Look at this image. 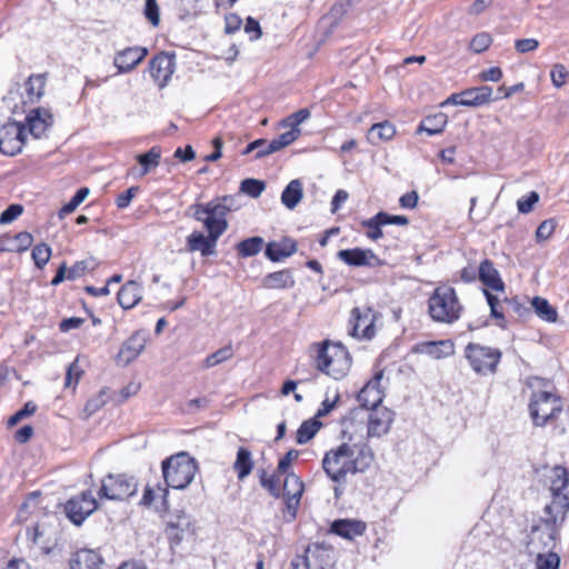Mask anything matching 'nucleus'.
I'll list each match as a JSON object with an SVG mask.
<instances>
[{"label":"nucleus","mask_w":569,"mask_h":569,"mask_svg":"<svg viewBox=\"0 0 569 569\" xmlns=\"http://www.w3.org/2000/svg\"><path fill=\"white\" fill-rule=\"evenodd\" d=\"M531 307L533 308L536 315L547 322H556L557 321V310L549 303V301L541 297H535L531 300Z\"/></svg>","instance_id":"35"},{"label":"nucleus","mask_w":569,"mask_h":569,"mask_svg":"<svg viewBox=\"0 0 569 569\" xmlns=\"http://www.w3.org/2000/svg\"><path fill=\"white\" fill-rule=\"evenodd\" d=\"M377 312L370 307H357L351 311V335L357 338L371 339L375 336Z\"/></svg>","instance_id":"13"},{"label":"nucleus","mask_w":569,"mask_h":569,"mask_svg":"<svg viewBox=\"0 0 569 569\" xmlns=\"http://www.w3.org/2000/svg\"><path fill=\"white\" fill-rule=\"evenodd\" d=\"M566 515L558 511L545 513V517L540 518L531 527L529 535V549L531 553L555 549Z\"/></svg>","instance_id":"3"},{"label":"nucleus","mask_w":569,"mask_h":569,"mask_svg":"<svg viewBox=\"0 0 569 569\" xmlns=\"http://www.w3.org/2000/svg\"><path fill=\"white\" fill-rule=\"evenodd\" d=\"M465 107H480L500 97H493V90L489 86L473 87L461 91Z\"/></svg>","instance_id":"21"},{"label":"nucleus","mask_w":569,"mask_h":569,"mask_svg":"<svg viewBox=\"0 0 569 569\" xmlns=\"http://www.w3.org/2000/svg\"><path fill=\"white\" fill-rule=\"evenodd\" d=\"M548 479L550 480V491L552 495L551 503L543 509L545 513L558 511L567 513L569 511L568 470L562 466L551 468Z\"/></svg>","instance_id":"10"},{"label":"nucleus","mask_w":569,"mask_h":569,"mask_svg":"<svg viewBox=\"0 0 569 569\" xmlns=\"http://www.w3.org/2000/svg\"><path fill=\"white\" fill-rule=\"evenodd\" d=\"M144 347L146 337L136 332L122 345L118 358L123 361L124 365H128L139 357Z\"/></svg>","instance_id":"24"},{"label":"nucleus","mask_w":569,"mask_h":569,"mask_svg":"<svg viewBox=\"0 0 569 569\" xmlns=\"http://www.w3.org/2000/svg\"><path fill=\"white\" fill-rule=\"evenodd\" d=\"M51 257V248L46 243H39L32 249V259L38 268H43Z\"/></svg>","instance_id":"47"},{"label":"nucleus","mask_w":569,"mask_h":569,"mask_svg":"<svg viewBox=\"0 0 569 569\" xmlns=\"http://www.w3.org/2000/svg\"><path fill=\"white\" fill-rule=\"evenodd\" d=\"M303 196L302 183L300 180H291L281 193V202L288 209H295Z\"/></svg>","instance_id":"32"},{"label":"nucleus","mask_w":569,"mask_h":569,"mask_svg":"<svg viewBox=\"0 0 569 569\" xmlns=\"http://www.w3.org/2000/svg\"><path fill=\"white\" fill-rule=\"evenodd\" d=\"M102 557L94 550L81 549L70 559V569H101Z\"/></svg>","instance_id":"23"},{"label":"nucleus","mask_w":569,"mask_h":569,"mask_svg":"<svg viewBox=\"0 0 569 569\" xmlns=\"http://www.w3.org/2000/svg\"><path fill=\"white\" fill-rule=\"evenodd\" d=\"M297 251V243L290 238H283L279 241H270L264 250L266 257L272 262H279Z\"/></svg>","instance_id":"22"},{"label":"nucleus","mask_w":569,"mask_h":569,"mask_svg":"<svg viewBox=\"0 0 569 569\" xmlns=\"http://www.w3.org/2000/svg\"><path fill=\"white\" fill-rule=\"evenodd\" d=\"M348 440L327 451L322 459V469L336 485H346L349 473L356 475L367 471L375 461V453L367 441L351 443L352 435Z\"/></svg>","instance_id":"1"},{"label":"nucleus","mask_w":569,"mask_h":569,"mask_svg":"<svg viewBox=\"0 0 569 569\" xmlns=\"http://www.w3.org/2000/svg\"><path fill=\"white\" fill-rule=\"evenodd\" d=\"M36 409H37V406L33 402H31V401L26 402L22 409L18 410L14 415H12L9 418V420H8L9 427H13L21 419L31 416L32 413H34Z\"/></svg>","instance_id":"57"},{"label":"nucleus","mask_w":569,"mask_h":569,"mask_svg":"<svg viewBox=\"0 0 569 569\" xmlns=\"http://www.w3.org/2000/svg\"><path fill=\"white\" fill-rule=\"evenodd\" d=\"M252 467L253 461L251 458V452L247 448L240 447L233 463V469L238 475V479L243 480L246 477H248L252 470Z\"/></svg>","instance_id":"34"},{"label":"nucleus","mask_w":569,"mask_h":569,"mask_svg":"<svg viewBox=\"0 0 569 569\" xmlns=\"http://www.w3.org/2000/svg\"><path fill=\"white\" fill-rule=\"evenodd\" d=\"M46 86V79L41 74L29 77L26 82V90L30 101L38 100L42 94Z\"/></svg>","instance_id":"41"},{"label":"nucleus","mask_w":569,"mask_h":569,"mask_svg":"<svg viewBox=\"0 0 569 569\" xmlns=\"http://www.w3.org/2000/svg\"><path fill=\"white\" fill-rule=\"evenodd\" d=\"M310 118V111L306 108L298 110L281 121L282 128L299 129V124Z\"/></svg>","instance_id":"46"},{"label":"nucleus","mask_w":569,"mask_h":569,"mask_svg":"<svg viewBox=\"0 0 569 569\" xmlns=\"http://www.w3.org/2000/svg\"><path fill=\"white\" fill-rule=\"evenodd\" d=\"M136 159L141 166L139 177H143L159 166L161 150L159 147H152L148 152L138 154Z\"/></svg>","instance_id":"33"},{"label":"nucleus","mask_w":569,"mask_h":569,"mask_svg":"<svg viewBox=\"0 0 569 569\" xmlns=\"http://www.w3.org/2000/svg\"><path fill=\"white\" fill-rule=\"evenodd\" d=\"M90 268H93L92 260L78 261L68 270L67 279L76 280L77 278L83 276L84 272Z\"/></svg>","instance_id":"55"},{"label":"nucleus","mask_w":569,"mask_h":569,"mask_svg":"<svg viewBox=\"0 0 569 569\" xmlns=\"http://www.w3.org/2000/svg\"><path fill=\"white\" fill-rule=\"evenodd\" d=\"M568 76V70L561 63L555 64L550 72L551 82L556 88H561L566 83Z\"/></svg>","instance_id":"54"},{"label":"nucleus","mask_w":569,"mask_h":569,"mask_svg":"<svg viewBox=\"0 0 569 569\" xmlns=\"http://www.w3.org/2000/svg\"><path fill=\"white\" fill-rule=\"evenodd\" d=\"M149 72L159 88L167 86L174 72V59L166 52L157 54L149 62Z\"/></svg>","instance_id":"16"},{"label":"nucleus","mask_w":569,"mask_h":569,"mask_svg":"<svg viewBox=\"0 0 569 569\" xmlns=\"http://www.w3.org/2000/svg\"><path fill=\"white\" fill-rule=\"evenodd\" d=\"M161 468L166 486L181 490L192 482L198 465L189 453L179 452L163 460Z\"/></svg>","instance_id":"4"},{"label":"nucleus","mask_w":569,"mask_h":569,"mask_svg":"<svg viewBox=\"0 0 569 569\" xmlns=\"http://www.w3.org/2000/svg\"><path fill=\"white\" fill-rule=\"evenodd\" d=\"M261 284L266 289H291L295 287L296 280L290 269H282L264 276Z\"/></svg>","instance_id":"28"},{"label":"nucleus","mask_w":569,"mask_h":569,"mask_svg":"<svg viewBox=\"0 0 569 569\" xmlns=\"http://www.w3.org/2000/svg\"><path fill=\"white\" fill-rule=\"evenodd\" d=\"M142 298V288L136 281L126 282L118 292V302L123 309L133 308Z\"/></svg>","instance_id":"29"},{"label":"nucleus","mask_w":569,"mask_h":569,"mask_svg":"<svg viewBox=\"0 0 569 569\" xmlns=\"http://www.w3.org/2000/svg\"><path fill=\"white\" fill-rule=\"evenodd\" d=\"M393 412L386 408L380 407L372 410L356 409L351 411L350 417L343 420V437H347L350 426L353 420H367V439L380 438L387 435L393 421Z\"/></svg>","instance_id":"5"},{"label":"nucleus","mask_w":569,"mask_h":569,"mask_svg":"<svg viewBox=\"0 0 569 569\" xmlns=\"http://www.w3.org/2000/svg\"><path fill=\"white\" fill-rule=\"evenodd\" d=\"M501 351L497 348L470 342L465 348V357L471 369L478 375H493L501 360Z\"/></svg>","instance_id":"9"},{"label":"nucleus","mask_w":569,"mask_h":569,"mask_svg":"<svg viewBox=\"0 0 569 569\" xmlns=\"http://www.w3.org/2000/svg\"><path fill=\"white\" fill-rule=\"evenodd\" d=\"M330 530L332 533L351 540L365 532L366 523L360 520L338 519L332 522Z\"/></svg>","instance_id":"27"},{"label":"nucleus","mask_w":569,"mask_h":569,"mask_svg":"<svg viewBox=\"0 0 569 569\" xmlns=\"http://www.w3.org/2000/svg\"><path fill=\"white\" fill-rule=\"evenodd\" d=\"M32 240L31 233L27 231L19 232L11 239V244L8 249L9 251L17 252L24 251L32 244Z\"/></svg>","instance_id":"45"},{"label":"nucleus","mask_w":569,"mask_h":569,"mask_svg":"<svg viewBox=\"0 0 569 569\" xmlns=\"http://www.w3.org/2000/svg\"><path fill=\"white\" fill-rule=\"evenodd\" d=\"M320 427H321V422L316 417L303 421L296 433L297 443H299V445L307 443L309 440H311L316 436V433L319 431Z\"/></svg>","instance_id":"37"},{"label":"nucleus","mask_w":569,"mask_h":569,"mask_svg":"<svg viewBox=\"0 0 569 569\" xmlns=\"http://www.w3.org/2000/svg\"><path fill=\"white\" fill-rule=\"evenodd\" d=\"M88 194V188H80L72 197V199L61 208V210L59 211V217L63 218L64 216L73 212L77 209V207L84 201Z\"/></svg>","instance_id":"44"},{"label":"nucleus","mask_w":569,"mask_h":569,"mask_svg":"<svg viewBox=\"0 0 569 569\" xmlns=\"http://www.w3.org/2000/svg\"><path fill=\"white\" fill-rule=\"evenodd\" d=\"M555 230V224L551 220L542 221L536 231V238L538 241H543L550 238Z\"/></svg>","instance_id":"63"},{"label":"nucleus","mask_w":569,"mask_h":569,"mask_svg":"<svg viewBox=\"0 0 569 569\" xmlns=\"http://www.w3.org/2000/svg\"><path fill=\"white\" fill-rule=\"evenodd\" d=\"M479 280L489 289L503 291L505 283L500 278L499 271L495 268L492 261L485 259L478 268Z\"/></svg>","instance_id":"25"},{"label":"nucleus","mask_w":569,"mask_h":569,"mask_svg":"<svg viewBox=\"0 0 569 569\" xmlns=\"http://www.w3.org/2000/svg\"><path fill=\"white\" fill-rule=\"evenodd\" d=\"M241 18L236 13H229L224 18V31L228 34H231L238 31L241 27Z\"/></svg>","instance_id":"64"},{"label":"nucleus","mask_w":569,"mask_h":569,"mask_svg":"<svg viewBox=\"0 0 569 569\" xmlns=\"http://www.w3.org/2000/svg\"><path fill=\"white\" fill-rule=\"evenodd\" d=\"M46 535L44 527L41 525H37L33 528H29L27 530L28 539L36 546H39L41 549L49 551V547L47 541L43 540Z\"/></svg>","instance_id":"51"},{"label":"nucleus","mask_w":569,"mask_h":569,"mask_svg":"<svg viewBox=\"0 0 569 569\" xmlns=\"http://www.w3.org/2000/svg\"><path fill=\"white\" fill-rule=\"evenodd\" d=\"M538 201L539 194L536 191H531L527 197L520 198L517 201V208L520 213H529Z\"/></svg>","instance_id":"56"},{"label":"nucleus","mask_w":569,"mask_h":569,"mask_svg":"<svg viewBox=\"0 0 569 569\" xmlns=\"http://www.w3.org/2000/svg\"><path fill=\"white\" fill-rule=\"evenodd\" d=\"M29 132L34 138H40L52 124L51 113L42 108L33 109L26 118Z\"/></svg>","instance_id":"20"},{"label":"nucleus","mask_w":569,"mask_h":569,"mask_svg":"<svg viewBox=\"0 0 569 569\" xmlns=\"http://www.w3.org/2000/svg\"><path fill=\"white\" fill-rule=\"evenodd\" d=\"M303 491V483L295 473H288L283 483V495L289 510L296 511Z\"/></svg>","instance_id":"26"},{"label":"nucleus","mask_w":569,"mask_h":569,"mask_svg":"<svg viewBox=\"0 0 569 569\" xmlns=\"http://www.w3.org/2000/svg\"><path fill=\"white\" fill-rule=\"evenodd\" d=\"M98 508L97 499L91 491H83L67 501L66 513L77 526L81 525Z\"/></svg>","instance_id":"12"},{"label":"nucleus","mask_w":569,"mask_h":569,"mask_svg":"<svg viewBox=\"0 0 569 569\" xmlns=\"http://www.w3.org/2000/svg\"><path fill=\"white\" fill-rule=\"evenodd\" d=\"M144 16L152 26H158L160 21L159 7L157 0H146Z\"/></svg>","instance_id":"60"},{"label":"nucleus","mask_w":569,"mask_h":569,"mask_svg":"<svg viewBox=\"0 0 569 569\" xmlns=\"http://www.w3.org/2000/svg\"><path fill=\"white\" fill-rule=\"evenodd\" d=\"M536 569H559L560 557L552 550L536 552Z\"/></svg>","instance_id":"40"},{"label":"nucleus","mask_w":569,"mask_h":569,"mask_svg":"<svg viewBox=\"0 0 569 569\" xmlns=\"http://www.w3.org/2000/svg\"><path fill=\"white\" fill-rule=\"evenodd\" d=\"M339 399H340L339 393H336L332 399H330L327 396L326 399L322 401L321 407L318 409V411L316 413V418L318 419V418L329 415L336 407Z\"/></svg>","instance_id":"61"},{"label":"nucleus","mask_w":569,"mask_h":569,"mask_svg":"<svg viewBox=\"0 0 569 569\" xmlns=\"http://www.w3.org/2000/svg\"><path fill=\"white\" fill-rule=\"evenodd\" d=\"M382 218H385V216H379V213H377L372 218L362 221V227L368 229L367 237L369 239L378 240L382 238L383 232L381 230V227L386 226Z\"/></svg>","instance_id":"43"},{"label":"nucleus","mask_w":569,"mask_h":569,"mask_svg":"<svg viewBox=\"0 0 569 569\" xmlns=\"http://www.w3.org/2000/svg\"><path fill=\"white\" fill-rule=\"evenodd\" d=\"M560 397L549 390L533 392L530 398L529 411L535 426L543 427L562 413Z\"/></svg>","instance_id":"8"},{"label":"nucleus","mask_w":569,"mask_h":569,"mask_svg":"<svg viewBox=\"0 0 569 569\" xmlns=\"http://www.w3.org/2000/svg\"><path fill=\"white\" fill-rule=\"evenodd\" d=\"M428 309L432 320L452 323L460 318L462 306L453 288L440 286L430 296Z\"/></svg>","instance_id":"7"},{"label":"nucleus","mask_w":569,"mask_h":569,"mask_svg":"<svg viewBox=\"0 0 569 569\" xmlns=\"http://www.w3.org/2000/svg\"><path fill=\"white\" fill-rule=\"evenodd\" d=\"M108 401V391L100 390L94 397L90 398L84 407V411L90 416L103 407Z\"/></svg>","instance_id":"50"},{"label":"nucleus","mask_w":569,"mask_h":569,"mask_svg":"<svg viewBox=\"0 0 569 569\" xmlns=\"http://www.w3.org/2000/svg\"><path fill=\"white\" fill-rule=\"evenodd\" d=\"M233 356V350L231 346H224L217 350L216 352L209 355L202 363V368L209 369L214 366L222 363L223 361L230 359Z\"/></svg>","instance_id":"42"},{"label":"nucleus","mask_w":569,"mask_h":569,"mask_svg":"<svg viewBox=\"0 0 569 569\" xmlns=\"http://www.w3.org/2000/svg\"><path fill=\"white\" fill-rule=\"evenodd\" d=\"M395 134V126L389 121H383L371 126L367 139L371 144L377 146L383 141L390 140Z\"/></svg>","instance_id":"31"},{"label":"nucleus","mask_w":569,"mask_h":569,"mask_svg":"<svg viewBox=\"0 0 569 569\" xmlns=\"http://www.w3.org/2000/svg\"><path fill=\"white\" fill-rule=\"evenodd\" d=\"M418 350L436 359H440L453 353V343L450 340L428 341L419 345Z\"/></svg>","instance_id":"30"},{"label":"nucleus","mask_w":569,"mask_h":569,"mask_svg":"<svg viewBox=\"0 0 569 569\" xmlns=\"http://www.w3.org/2000/svg\"><path fill=\"white\" fill-rule=\"evenodd\" d=\"M483 293L487 298V302L490 307L491 316L498 320L503 321V311L500 309V300L495 295L490 293L488 289L483 290Z\"/></svg>","instance_id":"58"},{"label":"nucleus","mask_w":569,"mask_h":569,"mask_svg":"<svg viewBox=\"0 0 569 569\" xmlns=\"http://www.w3.org/2000/svg\"><path fill=\"white\" fill-rule=\"evenodd\" d=\"M491 41L492 40H491V37L489 33H487V32L478 33L472 38V40L470 42V49L476 53L483 52L485 50H487L490 47Z\"/></svg>","instance_id":"53"},{"label":"nucleus","mask_w":569,"mask_h":569,"mask_svg":"<svg viewBox=\"0 0 569 569\" xmlns=\"http://www.w3.org/2000/svg\"><path fill=\"white\" fill-rule=\"evenodd\" d=\"M337 257L346 264L352 267H376L381 264V260L370 249H343L338 251Z\"/></svg>","instance_id":"17"},{"label":"nucleus","mask_w":569,"mask_h":569,"mask_svg":"<svg viewBox=\"0 0 569 569\" xmlns=\"http://www.w3.org/2000/svg\"><path fill=\"white\" fill-rule=\"evenodd\" d=\"M264 244L261 237H251L237 243L236 249L241 258L253 257L258 254Z\"/></svg>","instance_id":"36"},{"label":"nucleus","mask_w":569,"mask_h":569,"mask_svg":"<svg viewBox=\"0 0 569 569\" xmlns=\"http://www.w3.org/2000/svg\"><path fill=\"white\" fill-rule=\"evenodd\" d=\"M148 54V50L142 47L126 48L114 56L113 64L118 73H127L133 70Z\"/></svg>","instance_id":"19"},{"label":"nucleus","mask_w":569,"mask_h":569,"mask_svg":"<svg viewBox=\"0 0 569 569\" xmlns=\"http://www.w3.org/2000/svg\"><path fill=\"white\" fill-rule=\"evenodd\" d=\"M232 198L223 197L208 203H196L189 207L192 217L203 223L207 231L222 236L228 229L227 214L231 211Z\"/></svg>","instance_id":"2"},{"label":"nucleus","mask_w":569,"mask_h":569,"mask_svg":"<svg viewBox=\"0 0 569 569\" xmlns=\"http://www.w3.org/2000/svg\"><path fill=\"white\" fill-rule=\"evenodd\" d=\"M167 497L168 489L166 487L158 485L157 488H153L148 485L144 488L142 498L140 500V505L144 507H150L157 498H161L163 507L167 508Z\"/></svg>","instance_id":"38"},{"label":"nucleus","mask_w":569,"mask_h":569,"mask_svg":"<svg viewBox=\"0 0 569 569\" xmlns=\"http://www.w3.org/2000/svg\"><path fill=\"white\" fill-rule=\"evenodd\" d=\"M264 182L261 180L248 178L241 181L240 190L253 198H257L264 190Z\"/></svg>","instance_id":"48"},{"label":"nucleus","mask_w":569,"mask_h":569,"mask_svg":"<svg viewBox=\"0 0 569 569\" xmlns=\"http://www.w3.org/2000/svg\"><path fill=\"white\" fill-rule=\"evenodd\" d=\"M24 143V127L18 122H9L0 128V152L16 156Z\"/></svg>","instance_id":"14"},{"label":"nucleus","mask_w":569,"mask_h":569,"mask_svg":"<svg viewBox=\"0 0 569 569\" xmlns=\"http://www.w3.org/2000/svg\"><path fill=\"white\" fill-rule=\"evenodd\" d=\"M219 238L220 236L211 231H208V236H204L200 231H193L187 237L186 251H199L202 257L212 256L216 253V246Z\"/></svg>","instance_id":"18"},{"label":"nucleus","mask_w":569,"mask_h":569,"mask_svg":"<svg viewBox=\"0 0 569 569\" xmlns=\"http://www.w3.org/2000/svg\"><path fill=\"white\" fill-rule=\"evenodd\" d=\"M317 368L336 380L343 378L351 366V359L346 348L340 345L322 342L316 358Z\"/></svg>","instance_id":"6"},{"label":"nucleus","mask_w":569,"mask_h":569,"mask_svg":"<svg viewBox=\"0 0 569 569\" xmlns=\"http://www.w3.org/2000/svg\"><path fill=\"white\" fill-rule=\"evenodd\" d=\"M383 372H377L375 377L369 380L358 393V401L361 403L363 410H372L380 408L385 393L381 389V380Z\"/></svg>","instance_id":"15"},{"label":"nucleus","mask_w":569,"mask_h":569,"mask_svg":"<svg viewBox=\"0 0 569 569\" xmlns=\"http://www.w3.org/2000/svg\"><path fill=\"white\" fill-rule=\"evenodd\" d=\"M447 124V116L443 113H437L433 117L426 118L419 129L427 132L429 136L438 134L442 132Z\"/></svg>","instance_id":"39"},{"label":"nucleus","mask_w":569,"mask_h":569,"mask_svg":"<svg viewBox=\"0 0 569 569\" xmlns=\"http://www.w3.org/2000/svg\"><path fill=\"white\" fill-rule=\"evenodd\" d=\"M279 478L276 475L268 476V473L262 470L260 473V483L261 486L267 489L270 495H272L276 498L280 497V488H279Z\"/></svg>","instance_id":"49"},{"label":"nucleus","mask_w":569,"mask_h":569,"mask_svg":"<svg viewBox=\"0 0 569 569\" xmlns=\"http://www.w3.org/2000/svg\"><path fill=\"white\" fill-rule=\"evenodd\" d=\"M539 47V41L533 38L520 39L515 43V48L519 53L535 51Z\"/></svg>","instance_id":"62"},{"label":"nucleus","mask_w":569,"mask_h":569,"mask_svg":"<svg viewBox=\"0 0 569 569\" xmlns=\"http://www.w3.org/2000/svg\"><path fill=\"white\" fill-rule=\"evenodd\" d=\"M82 372L83 371L78 363V359H76L68 366L64 387L74 389V387L77 386L82 376Z\"/></svg>","instance_id":"52"},{"label":"nucleus","mask_w":569,"mask_h":569,"mask_svg":"<svg viewBox=\"0 0 569 569\" xmlns=\"http://www.w3.org/2000/svg\"><path fill=\"white\" fill-rule=\"evenodd\" d=\"M23 212V207L18 203L10 204L1 214L0 223L7 224L16 220Z\"/></svg>","instance_id":"59"},{"label":"nucleus","mask_w":569,"mask_h":569,"mask_svg":"<svg viewBox=\"0 0 569 569\" xmlns=\"http://www.w3.org/2000/svg\"><path fill=\"white\" fill-rule=\"evenodd\" d=\"M138 480L127 475H108L98 491L99 499L126 500L138 491Z\"/></svg>","instance_id":"11"}]
</instances>
